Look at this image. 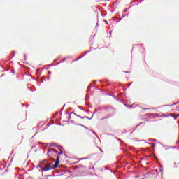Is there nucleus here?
Masks as SVG:
<instances>
[{"instance_id": "nucleus-16", "label": "nucleus", "mask_w": 179, "mask_h": 179, "mask_svg": "<svg viewBox=\"0 0 179 179\" xmlns=\"http://www.w3.org/2000/svg\"><path fill=\"white\" fill-rule=\"evenodd\" d=\"M94 113H96V110H94Z\"/></svg>"}, {"instance_id": "nucleus-5", "label": "nucleus", "mask_w": 179, "mask_h": 179, "mask_svg": "<svg viewBox=\"0 0 179 179\" xmlns=\"http://www.w3.org/2000/svg\"><path fill=\"white\" fill-rule=\"evenodd\" d=\"M11 72H12L13 73H15V70H14V69H12V70H11Z\"/></svg>"}, {"instance_id": "nucleus-4", "label": "nucleus", "mask_w": 179, "mask_h": 179, "mask_svg": "<svg viewBox=\"0 0 179 179\" xmlns=\"http://www.w3.org/2000/svg\"><path fill=\"white\" fill-rule=\"evenodd\" d=\"M64 61H65V59L62 60L60 62L57 63V65H59V64H61V62H64Z\"/></svg>"}, {"instance_id": "nucleus-8", "label": "nucleus", "mask_w": 179, "mask_h": 179, "mask_svg": "<svg viewBox=\"0 0 179 179\" xmlns=\"http://www.w3.org/2000/svg\"><path fill=\"white\" fill-rule=\"evenodd\" d=\"M83 118H89V117H87V116H85V117H84Z\"/></svg>"}, {"instance_id": "nucleus-6", "label": "nucleus", "mask_w": 179, "mask_h": 179, "mask_svg": "<svg viewBox=\"0 0 179 179\" xmlns=\"http://www.w3.org/2000/svg\"><path fill=\"white\" fill-rule=\"evenodd\" d=\"M82 127H83L84 128L87 129V127H86V126H83V125H82Z\"/></svg>"}, {"instance_id": "nucleus-2", "label": "nucleus", "mask_w": 179, "mask_h": 179, "mask_svg": "<svg viewBox=\"0 0 179 179\" xmlns=\"http://www.w3.org/2000/svg\"><path fill=\"white\" fill-rule=\"evenodd\" d=\"M58 153V151L54 148H50L48 150V156H55Z\"/></svg>"}, {"instance_id": "nucleus-11", "label": "nucleus", "mask_w": 179, "mask_h": 179, "mask_svg": "<svg viewBox=\"0 0 179 179\" xmlns=\"http://www.w3.org/2000/svg\"><path fill=\"white\" fill-rule=\"evenodd\" d=\"M127 10L126 9V10H124V12H127Z\"/></svg>"}, {"instance_id": "nucleus-14", "label": "nucleus", "mask_w": 179, "mask_h": 179, "mask_svg": "<svg viewBox=\"0 0 179 179\" xmlns=\"http://www.w3.org/2000/svg\"><path fill=\"white\" fill-rule=\"evenodd\" d=\"M48 73H51V72H50V71H49V72H48Z\"/></svg>"}, {"instance_id": "nucleus-12", "label": "nucleus", "mask_w": 179, "mask_h": 179, "mask_svg": "<svg viewBox=\"0 0 179 179\" xmlns=\"http://www.w3.org/2000/svg\"><path fill=\"white\" fill-rule=\"evenodd\" d=\"M100 151H101V152H103V150L100 149Z\"/></svg>"}, {"instance_id": "nucleus-1", "label": "nucleus", "mask_w": 179, "mask_h": 179, "mask_svg": "<svg viewBox=\"0 0 179 179\" xmlns=\"http://www.w3.org/2000/svg\"><path fill=\"white\" fill-rule=\"evenodd\" d=\"M59 152H58V155L57 157V160L55 164L52 166V163H49L45 166V167L41 168L42 171H48L49 170H54V169H57L58 167V164H59V155H62V150H59Z\"/></svg>"}, {"instance_id": "nucleus-17", "label": "nucleus", "mask_w": 179, "mask_h": 179, "mask_svg": "<svg viewBox=\"0 0 179 179\" xmlns=\"http://www.w3.org/2000/svg\"><path fill=\"white\" fill-rule=\"evenodd\" d=\"M130 107H132V106H130Z\"/></svg>"}, {"instance_id": "nucleus-10", "label": "nucleus", "mask_w": 179, "mask_h": 179, "mask_svg": "<svg viewBox=\"0 0 179 179\" xmlns=\"http://www.w3.org/2000/svg\"><path fill=\"white\" fill-rule=\"evenodd\" d=\"M85 159H86V158H83V159H81V160H85Z\"/></svg>"}, {"instance_id": "nucleus-9", "label": "nucleus", "mask_w": 179, "mask_h": 179, "mask_svg": "<svg viewBox=\"0 0 179 179\" xmlns=\"http://www.w3.org/2000/svg\"><path fill=\"white\" fill-rule=\"evenodd\" d=\"M152 142H156V140H152Z\"/></svg>"}, {"instance_id": "nucleus-3", "label": "nucleus", "mask_w": 179, "mask_h": 179, "mask_svg": "<svg viewBox=\"0 0 179 179\" xmlns=\"http://www.w3.org/2000/svg\"><path fill=\"white\" fill-rule=\"evenodd\" d=\"M83 56L80 57L79 58L76 59V61H79V59H80V58H83Z\"/></svg>"}, {"instance_id": "nucleus-15", "label": "nucleus", "mask_w": 179, "mask_h": 179, "mask_svg": "<svg viewBox=\"0 0 179 179\" xmlns=\"http://www.w3.org/2000/svg\"><path fill=\"white\" fill-rule=\"evenodd\" d=\"M177 117H179V115H178Z\"/></svg>"}, {"instance_id": "nucleus-7", "label": "nucleus", "mask_w": 179, "mask_h": 179, "mask_svg": "<svg viewBox=\"0 0 179 179\" xmlns=\"http://www.w3.org/2000/svg\"><path fill=\"white\" fill-rule=\"evenodd\" d=\"M38 167H41V164H39V165L38 166Z\"/></svg>"}, {"instance_id": "nucleus-13", "label": "nucleus", "mask_w": 179, "mask_h": 179, "mask_svg": "<svg viewBox=\"0 0 179 179\" xmlns=\"http://www.w3.org/2000/svg\"><path fill=\"white\" fill-rule=\"evenodd\" d=\"M78 117H79V118H80V115H78Z\"/></svg>"}]
</instances>
